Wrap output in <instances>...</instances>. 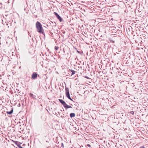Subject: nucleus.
<instances>
[{
    "instance_id": "nucleus-14",
    "label": "nucleus",
    "mask_w": 148,
    "mask_h": 148,
    "mask_svg": "<svg viewBox=\"0 0 148 148\" xmlns=\"http://www.w3.org/2000/svg\"><path fill=\"white\" fill-rule=\"evenodd\" d=\"M69 99H70L71 100V101H73L72 99L71 98V97H70V98H68Z\"/></svg>"
},
{
    "instance_id": "nucleus-4",
    "label": "nucleus",
    "mask_w": 148,
    "mask_h": 148,
    "mask_svg": "<svg viewBox=\"0 0 148 148\" xmlns=\"http://www.w3.org/2000/svg\"><path fill=\"white\" fill-rule=\"evenodd\" d=\"M54 15L56 16V17L59 20L60 22H61L62 21V18L56 12H54Z\"/></svg>"
},
{
    "instance_id": "nucleus-18",
    "label": "nucleus",
    "mask_w": 148,
    "mask_h": 148,
    "mask_svg": "<svg viewBox=\"0 0 148 148\" xmlns=\"http://www.w3.org/2000/svg\"><path fill=\"white\" fill-rule=\"evenodd\" d=\"M77 52H78V53H80L79 51H77Z\"/></svg>"
},
{
    "instance_id": "nucleus-5",
    "label": "nucleus",
    "mask_w": 148,
    "mask_h": 148,
    "mask_svg": "<svg viewBox=\"0 0 148 148\" xmlns=\"http://www.w3.org/2000/svg\"><path fill=\"white\" fill-rule=\"evenodd\" d=\"M38 74L36 73H33L32 75V79H35L37 77Z\"/></svg>"
},
{
    "instance_id": "nucleus-13",
    "label": "nucleus",
    "mask_w": 148,
    "mask_h": 148,
    "mask_svg": "<svg viewBox=\"0 0 148 148\" xmlns=\"http://www.w3.org/2000/svg\"><path fill=\"white\" fill-rule=\"evenodd\" d=\"M86 146H88V147H91V146L90 145V144H87L86 145Z\"/></svg>"
},
{
    "instance_id": "nucleus-9",
    "label": "nucleus",
    "mask_w": 148,
    "mask_h": 148,
    "mask_svg": "<svg viewBox=\"0 0 148 148\" xmlns=\"http://www.w3.org/2000/svg\"><path fill=\"white\" fill-rule=\"evenodd\" d=\"M70 70L72 72L71 75L75 74V71H74L72 70Z\"/></svg>"
},
{
    "instance_id": "nucleus-2",
    "label": "nucleus",
    "mask_w": 148,
    "mask_h": 148,
    "mask_svg": "<svg viewBox=\"0 0 148 148\" xmlns=\"http://www.w3.org/2000/svg\"><path fill=\"white\" fill-rule=\"evenodd\" d=\"M58 100L63 105L64 107L66 109V110H67V109L70 108H73L71 106L67 105L66 102L62 99H59Z\"/></svg>"
},
{
    "instance_id": "nucleus-8",
    "label": "nucleus",
    "mask_w": 148,
    "mask_h": 148,
    "mask_svg": "<svg viewBox=\"0 0 148 148\" xmlns=\"http://www.w3.org/2000/svg\"><path fill=\"white\" fill-rule=\"evenodd\" d=\"M70 116L71 118L74 117L75 116V114L74 113H72L70 114Z\"/></svg>"
},
{
    "instance_id": "nucleus-1",
    "label": "nucleus",
    "mask_w": 148,
    "mask_h": 148,
    "mask_svg": "<svg viewBox=\"0 0 148 148\" xmlns=\"http://www.w3.org/2000/svg\"><path fill=\"white\" fill-rule=\"evenodd\" d=\"M36 27L37 29V31L39 33L45 34L44 30L42 28L41 23L38 21L36 23Z\"/></svg>"
},
{
    "instance_id": "nucleus-19",
    "label": "nucleus",
    "mask_w": 148,
    "mask_h": 148,
    "mask_svg": "<svg viewBox=\"0 0 148 148\" xmlns=\"http://www.w3.org/2000/svg\"><path fill=\"white\" fill-rule=\"evenodd\" d=\"M46 142L47 143H48L49 142H48L47 141H46Z\"/></svg>"
},
{
    "instance_id": "nucleus-11",
    "label": "nucleus",
    "mask_w": 148,
    "mask_h": 148,
    "mask_svg": "<svg viewBox=\"0 0 148 148\" xmlns=\"http://www.w3.org/2000/svg\"><path fill=\"white\" fill-rule=\"evenodd\" d=\"M130 113L132 114H134V112L133 111H130Z\"/></svg>"
},
{
    "instance_id": "nucleus-3",
    "label": "nucleus",
    "mask_w": 148,
    "mask_h": 148,
    "mask_svg": "<svg viewBox=\"0 0 148 148\" xmlns=\"http://www.w3.org/2000/svg\"><path fill=\"white\" fill-rule=\"evenodd\" d=\"M65 91H66V97L67 98H70V95L69 94V88L65 87Z\"/></svg>"
},
{
    "instance_id": "nucleus-6",
    "label": "nucleus",
    "mask_w": 148,
    "mask_h": 148,
    "mask_svg": "<svg viewBox=\"0 0 148 148\" xmlns=\"http://www.w3.org/2000/svg\"><path fill=\"white\" fill-rule=\"evenodd\" d=\"M29 96H30V97L34 99H36V96L35 95H34L33 94L30 93L29 94Z\"/></svg>"
},
{
    "instance_id": "nucleus-20",
    "label": "nucleus",
    "mask_w": 148,
    "mask_h": 148,
    "mask_svg": "<svg viewBox=\"0 0 148 148\" xmlns=\"http://www.w3.org/2000/svg\"><path fill=\"white\" fill-rule=\"evenodd\" d=\"M7 25H8V24H7Z\"/></svg>"
},
{
    "instance_id": "nucleus-16",
    "label": "nucleus",
    "mask_w": 148,
    "mask_h": 148,
    "mask_svg": "<svg viewBox=\"0 0 148 148\" xmlns=\"http://www.w3.org/2000/svg\"><path fill=\"white\" fill-rule=\"evenodd\" d=\"M86 77V78H88V77Z\"/></svg>"
},
{
    "instance_id": "nucleus-15",
    "label": "nucleus",
    "mask_w": 148,
    "mask_h": 148,
    "mask_svg": "<svg viewBox=\"0 0 148 148\" xmlns=\"http://www.w3.org/2000/svg\"><path fill=\"white\" fill-rule=\"evenodd\" d=\"M140 148H145L144 146H142L140 147Z\"/></svg>"
},
{
    "instance_id": "nucleus-17",
    "label": "nucleus",
    "mask_w": 148,
    "mask_h": 148,
    "mask_svg": "<svg viewBox=\"0 0 148 148\" xmlns=\"http://www.w3.org/2000/svg\"><path fill=\"white\" fill-rule=\"evenodd\" d=\"M62 145L63 146V144L62 143Z\"/></svg>"
},
{
    "instance_id": "nucleus-10",
    "label": "nucleus",
    "mask_w": 148,
    "mask_h": 148,
    "mask_svg": "<svg viewBox=\"0 0 148 148\" xmlns=\"http://www.w3.org/2000/svg\"><path fill=\"white\" fill-rule=\"evenodd\" d=\"M59 48V47L57 46H55V49L56 50H57Z\"/></svg>"
},
{
    "instance_id": "nucleus-7",
    "label": "nucleus",
    "mask_w": 148,
    "mask_h": 148,
    "mask_svg": "<svg viewBox=\"0 0 148 148\" xmlns=\"http://www.w3.org/2000/svg\"><path fill=\"white\" fill-rule=\"evenodd\" d=\"M13 112V109L12 108L11 110L10 111H7L6 112V113L8 114H12Z\"/></svg>"
},
{
    "instance_id": "nucleus-12",
    "label": "nucleus",
    "mask_w": 148,
    "mask_h": 148,
    "mask_svg": "<svg viewBox=\"0 0 148 148\" xmlns=\"http://www.w3.org/2000/svg\"><path fill=\"white\" fill-rule=\"evenodd\" d=\"M17 146L19 148H22L23 147L20 145H17Z\"/></svg>"
}]
</instances>
